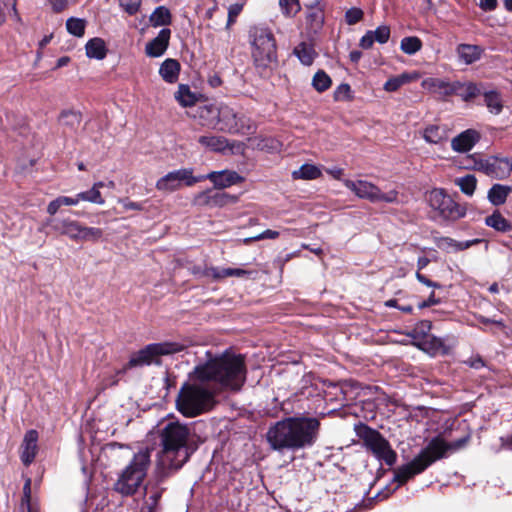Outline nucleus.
<instances>
[{
  "mask_svg": "<svg viewBox=\"0 0 512 512\" xmlns=\"http://www.w3.org/2000/svg\"><path fill=\"white\" fill-rule=\"evenodd\" d=\"M439 302H440V301H439V299H437V298L435 297V293H434V292H432V293L429 295V297H428V299H427V300H425V301H423V302L419 303L418 308H419V309H424V308H426V307H430V306H432V305H436V304H438Z\"/></svg>",
  "mask_w": 512,
  "mask_h": 512,
  "instance_id": "63",
  "label": "nucleus"
},
{
  "mask_svg": "<svg viewBox=\"0 0 512 512\" xmlns=\"http://www.w3.org/2000/svg\"><path fill=\"white\" fill-rule=\"evenodd\" d=\"M480 140V133L474 129H467L451 140V147L454 151L465 153L470 151Z\"/></svg>",
  "mask_w": 512,
  "mask_h": 512,
  "instance_id": "17",
  "label": "nucleus"
},
{
  "mask_svg": "<svg viewBox=\"0 0 512 512\" xmlns=\"http://www.w3.org/2000/svg\"><path fill=\"white\" fill-rule=\"evenodd\" d=\"M252 272L241 268H218L209 267L205 269L204 275L220 280L226 277H244L251 275Z\"/></svg>",
  "mask_w": 512,
  "mask_h": 512,
  "instance_id": "20",
  "label": "nucleus"
},
{
  "mask_svg": "<svg viewBox=\"0 0 512 512\" xmlns=\"http://www.w3.org/2000/svg\"><path fill=\"white\" fill-rule=\"evenodd\" d=\"M455 85L456 81L448 82L439 78H429L423 81L424 88L440 96L454 95V92L456 91Z\"/></svg>",
  "mask_w": 512,
  "mask_h": 512,
  "instance_id": "19",
  "label": "nucleus"
},
{
  "mask_svg": "<svg viewBox=\"0 0 512 512\" xmlns=\"http://www.w3.org/2000/svg\"><path fill=\"white\" fill-rule=\"evenodd\" d=\"M409 80L407 75H401L388 79L384 84V90L387 92L397 91L403 84Z\"/></svg>",
  "mask_w": 512,
  "mask_h": 512,
  "instance_id": "46",
  "label": "nucleus"
},
{
  "mask_svg": "<svg viewBox=\"0 0 512 512\" xmlns=\"http://www.w3.org/2000/svg\"><path fill=\"white\" fill-rule=\"evenodd\" d=\"M218 123L220 130L230 134L248 135L255 131V125L251 119L243 114H238L233 108L222 105L218 109Z\"/></svg>",
  "mask_w": 512,
  "mask_h": 512,
  "instance_id": "9",
  "label": "nucleus"
},
{
  "mask_svg": "<svg viewBox=\"0 0 512 512\" xmlns=\"http://www.w3.org/2000/svg\"><path fill=\"white\" fill-rule=\"evenodd\" d=\"M484 102L489 112L498 115L503 110V100L499 92L495 90L484 92Z\"/></svg>",
  "mask_w": 512,
  "mask_h": 512,
  "instance_id": "33",
  "label": "nucleus"
},
{
  "mask_svg": "<svg viewBox=\"0 0 512 512\" xmlns=\"http://www.w3.org/2000/svg\"><path fill=\"white\" fill-rule=\"evenodd\" d=\"M150 23L154 27L166 26L171 23L172 16L170 10L165 6H158L150 15Z\"/></svg>",
  "mask_w": 512,
  "mask_h": 512,
  "instance_id": "35",
  "label": "nucleus"
},
{
  "mask_svg": "<svg viewBox=\"0 0 512 512\" xmlns=\"http://www.w3.org/2000/svg\"><path fill=\"white\" fill-rule=\"evenodd\" d=\"M198 142L214 152H223L229 147L228 140L223 136H200Z\"/></svg>",
  "mask_w": 512,
  "mask_h": 512,
  "instance_id": "27",
  "label": "nucleus"
},
{
  "mask_svg": "<svg viewBox=\"0 0 512 512\" xmlns=\"http://www.w3.org/2000/svg\"><path fill=\"white\" fill-rule=\"evenodd\" d=\"M422 48V41L416 36L404 37L400 43V49L407 55H414Z\"/></svg>",
  "mask_w": 512,
  "mask_h": 512,
  "instance_id": "40",
  "label": "nucleus"
},
{
  "mask_svg": "<svg viewBox=\"0 0 512 512\" xmlns=\"http://www.w3.org/2000/svg\"><path fill=\"white\" fill-rule=\"evenodd\" d=\"M119 203L122 204V206L125 210H137V211L143 210V205L141 203L132 202V201H129L128 199H120Z\"/></svg>",
  "mask_w": 512,
  "mask_h": 512,
  "instance_id": "57",
  "label": "nucleus"
},
{
  "mask_svg": "<svg viewBox=\"0 0 512 512\" xmlns=\"http://www.w3.org/2000/svg\"><path fill=\"white\" fill-rule=\"evenodd\" d=\"M103 235V231L96 227H87L81 224L77 241H98Z\"/></svg>",
  "mask_w": 512,
  "mask_h": 512,
  "instance_id": "41",
  "label": "nucleus"
},
{
  "mask_svg": "<svg viewBox=\"0 0 512 512\" xmlns=\"http://www.w3.org/2000/svg\"><path fill=\"white\" fill-rule=\"evenodd\" d=\"M374 42L375 41L372 37V33L370 30V31H367L364 36H362V38L360 39L359 45L363 49H369L373 46Z\"/></svg>",
  "mask_w": 512,
  "mask_h": 512,
  "instance_id": "58",
  "label": "nucleus"
},
{
  "mask_svg": "<svg viewBox=\"0 0 512 512\" xmlns=\"http://www.w3.org/2000/svg\"><path fill=\"white\" fill-rule=\"evenodd\" d=\"M455 184L459 186L460 190L468 195L472 196L476 189L477 179L474 175L468 174L460 178L455 179Z\"/></svg>",
  "mask_w": 512,
  "mask_h": 512,
  "instance_id": "39",
  "label": "nucleus"
},
{
  "mask_svg": "<svg viewBox=\"0 0 512 512\" xmlns=\"http://www.w3.org/2000/svg\"><path fill=\"white\" fill-rule=\"evenodd\" d=\"M477 169L484 172L488 176L496 174V161L490 159H483L476 163Z\"/></svg>",
  "mask_w": 512,
  "mask_h": 512,
  "instance_id": "49",
  "label": "nucleus"
},
{
  "mask_svg": "<svg viewBox=\"0 0 512 512\" xmlns=\"http://www.w3.org/2000/svg\"><path fill=\"white\" fill-rule=\"evenodd\" d=\"M279 5L282 13L287 17L294 16L300 11L299 0H279Z\"/></svg>",
  "mask_w": 512,
  "mask_h": 512,
  "instance_id": "45",
  "label": "nucleus"
},
{
  "mask_svg": "<svg viewBox=\"0 0 512 512\" xmlns=\"http://www.w3.org/2000/svg\"><path fill=\"white\" fill-rule=\"evenodd\" d=\"M320 419L300 414L286 417L269 427L266 440L274 451H298L313 447L319 439Z\"/></svg>",
  "mask_w": 512,
  "mask_h": 512,
  "instance_id": "2",
  "label": "nucleus"
},
{
  "mask_svg": "<svg viewBox=\"0 0 512 512\" xmlns=\"http://www.w3.org/2000/svg\"><path fill=\"white\" fill-rule=\"evenodd\" d=\"M78 202L80 201H87L95 204H104V199L100 193V191H97L96 188H91L87 191L80 192L77 194Z\"/></svg>",
  "mask_w": 512,
  "mask_h": 512,
  "instance_id": "44",
  "label": "nucleus"
},
{
  "mask_svg": "<svg viewBox=\"0 0 512 512\" xmlns=\"http://www.w3.org/2000/svg\"><path fill=\"white\" fill-rule=\"evenodd\" d=\"M432 328V322L429 320H421L419 321L414 328L407 334L409 337L414 339L416 342L422 341L424 338H427Z\"/></svg>",
  "mask_w": 512,
  "mask_h": 512,
  "instance_id": "38",
  "label": "nucleus"
},
{
  "mask_svg": "<svg viewBox=\"0 0 512 512\" xmlns=\"http://www.w3.org/2000/svg\"><path fill=\"white\" fill-rule=\"evenodd\" d=\"M294 54L297 56L300 62L306 66H310L317 56L313 45L307 42H301L298 44L294 48Z\"/></svg>",
  "mask_w": 512,
  "mask_h": 512,
  "instance_id": "31",
  "label": "nucleus"
},
{
  "mask_svg": "<svg viewBox=\"0 0 512 512\" xmlns=\"http://www.w3.org/2000/svg\"><path fill=\"white\" fill-rule=\"evenodd\" d=\"M86 21L81 18L71 17L66 21L67 31L76 37H82L85 33Z\"/></svg>",
  "mask_w": 512,
  "mask_h": 512,
  "instance_id": "43",
  "label": "nucleus"
},
{
  "mask_svg": "<svg viewBox=\"0 0 512 512\" xmlns=\"http://www.w3.org/2000/svg\"><path fill=\"white\" fill-rule=\"evenodd\" d=\"M149 466V449L140 450L134 454L132 460L116 481L114 485L115 490L124 496L135 494L145 479Z\"/></svg>",
  "mask_w": 512,
  "mask_h": 512,
  "instance_id": "5",
  "label": "nucleus"
},
{
  "mask_svg": "<svg viewBox=\"0 0 512 512\" xmlns=\"http://www.w3.org/2000/svg\"><path fill=\"white\" fill-rule=\"evenodd\" d=\"M320 176V169L312 164H303L299 169L292 172L293 179L313 180Z\"/></svg>",
  "mask_w": 512,
  "mask_h": 512,
  "instance_id": "36",
  "label": "nucleus"
},
{
  "mask_svg": "<svg viewBox=\"0 0 512 512\" xmlns=\"http://www.w3.org/2000/svg\"><path fill=\"white\" fill-rule=\"evenodd\" d=\"M184 349L185 345L177 342L149 344L133 354L128 363L117 374H124L130 368L151 365L158 356L175 354Z\"/></svg>",
  "mask_w": 512,
  "mask_h": 512,
  "instance_id": "7",
  "label": "nucleus"
},
{
  "mask_svg": "<svg viewBox=\"0 0 512 512\" xmlns=\"http://www.w3.org/2000/svg\"><path fill=\"white\" fill-rule=\"evenodd\" d=\"M332 84L331 78L329 75L323 71L319 70L315 73L312 79V86L317 90L318 92H324L327 89L330 88Z\"/></svg>",
  "mask_w": 512,
  "mask_h": 512,
  "instance_id": "42",
  "label": "nucleus"
},
{
  "mask_svg": "<svg viewBox=\"0 0 512 512\" xmlns=\"http://www.w3.org/2000/svg\"><path fill=\"white\" fill-rule=\"evenodd\" d=\"M357 434L363 440L365 447L370 450L378 460L385 462L388 466H392L396 463V452L391 448L390 443L380 432L367 425H361L357 430Z\"/></svg>",
  "mask_w": 512,
  "mask_h": 512,
  "instance_id": "8",
  "label": "nucleus"
},
{
  "mask_svg": "<svg viewBox=\"0 0 512 512\" xmlns=\"http://www.w3.org/2000/svg\"><path fill=\"white\" fill-rule=\"evenodd\" d=\"M512 192V187L502 184H494L488 191L487 198L494 206H500L507 200Z\"/></svg>",
  "mask_w": 512,
  "mask_h": 512,
  "instance_id": "24",
  "label": "nucleus"
},
{
  "mask_svg": "<svg viewBox=\"0 0 512 512\" xmlns=\"http://www.w3.org/2000/svg\"><path fill=\"white\" fill-rule=\"evenodd\" d=\"M45 225L59 235L67 236L71 240L77 241L81 223L71 218L54 217L45 221Z\"/></svg>",
  "mask_w": 512,
  "mask_h": 512,
  "instance_id": "14",
  "label": "nucleus"
},
{
  "mask_svg": "<svg viewBox=\"0 0 512 512\" xmlns=\"http://www.w3.org/2000/svg\"><path fill=\"white\" fill-rule=\"evenodd\" d=\"M238 201V196L207 189L194 196L193 204L201 207H223Z\"/></svg>",
  "mask_w": 512,
  "mask_h": 512,
  "instance_id": "13",
  "label": "nucleus"
},
{
  "mask_svg": "<svg viewBox=\"0 0 512 512\" xmlns=\"http://www.w3.org/2000/svg\"><path fill=\"white\" fill-rule=\"evenodd\" d=\"M162 449L158 463L163 469H179L195 451L191 443V429L179 421H169L160 431Z\"/></svg>",
  "mask_w": 512,
  "mask_h": 512,
  "instance_id": "3",
  "label": "nucleus"
},
{
  "mask_svg": "<svg viewBox=\"0 0 512 512\" xmlns=\"http://www.w3.org/2000/svg\"><path fill=\"white\" fill-rule=\"evenodd\" d=\"M78 203L77 194L73 197L59 196L49 202L47 206V213L54 216L62 206H75Z\"/></svg>",
  "mask_w": 512,
  "mask_h": 512,
  "instance_id": "37",
  "label": "nucleus"
},
{
  "mask_svg": "<svg viewBox=\"0 0 512 512\" xmlns=\"http://www.w3.org/2000/svg\"><path fill=\"white\" fill-rule=\"evenodd\" d=\"M257 147L261 150L273 151L279 147V142L273 138H263L257 144Z\"/></svg>",
  "mask_w": 512,
  "mask_h": 512,
  "instance_id": "53",
  "label": "nucleus"
},
{
  "mask_svg": "<svg viewBox=\"0 0 512 512\" xmlns=\"http://www.w3.org/2000/svg\"><path fill=\"white\" fill-rule=\"evenodd\" d=\"M350 92H351V88L348 84H341L335 90V93H334L335 99L340 100V99L350 98Z\"/></svg>",
  "mask_w": 512,
  "mask_h": 512,
  "instance_id": "54",
  "label": "nucleus"
},
{
  "mask_svg": "<svg viewBox=\"0 0 512 512\" xmlns=\"http://www.w3.org/2000/svg\"><path fill=\"white\" fill-rule=\"evenodd\" d=\"M28 503H31V479L27 478L25 481V484L23 486V497L21 502V507L24 508V506Z\"/></svg>",
  "mask_w": 512,
  "mask_h": 512,
  "instance_id": "55",
  "label": "nucleus"
},
{
  "mask_svg": "<svg viewBox=\"0 0 512 512\" xmlns=\"http://www.w3.org/2000/svg\"><path fill=\"white\" fill-rule=\"evenodd\" d=\"M479 7L483 11H493L497 8V0H479Z\"/></svg>",
  "mask_w": 512,
  "mask_h": 512,
  "instance_id": "61",
  "label": "nucleus"
},
{
  "mask_svg": "<svg viewBox=\"0 0 512 512\" xmlns=\"http://www.w3.org/2000/svg\"><path fill=\"white\" fill-rule=\"evenodd\" d=\"M372 37L375 42L385 44L390 38V28L386 25H382L371 31Z\"/></svg>",
  "mask_w": 512,
  "mask_h": 512,
  "instance_id": "48",
  "label": "nucleus"
},
{
  "mask_svg": "<svg viewBox=\"0 0 512 512\" xmlns=\"http://www.w3.org/2000/svg\"><path fill=\"white\" fill-rule=\"evenodd\" d=\"M363 18V11L360 8H350L345 13V20L347 24L354 25Z\"/></svg>",
  "mask_w": 512,
  "mask_h": 512,
  "instance_id": "51",
  "label": "nucleus"
},
{
  "mask_svg": "<svg viewBox=\"0 0 512 512\" xmlns=\"http://www.w3.org/2000/svg\"><path fill=\"white\" fill-rule=\"evenodd\" d=\"M465 363L471 367V368H474V369H480L482 367H484V361L481 357H475V358H470L469 360L465 361Z\"/></svg>",
  "mask_w": 512,
  "mask_h": 512,
  "instance_id": "64",
  "label": "nucleus"
},
{
  "mask_svg": "<svg viewBox=\"0 0 512 512\" xmlns=\"http://www.w3.org/2000/svg\"><path fill=\"white\" fill-rule=\"evenodd\" d=\"M307 21L315 28L318 29L323 25L324 13L320 8H312L307 14Z\"/></svg>",
  "mask_w": 512,
  "mask_h": 512,
  "instance_id": "47",
  "label": "nucleus"
},
{
  "mask_svg": "<svg viewBox=\"0 0 512 512\" xmlns=\"http://www.w3.org/2000/svg\"><path fill=\"white\" fill-rule=\"evenodd\" d=\"M481 241V239H472L460 242L450 237H441L438 239L437 245L441 249L452 248L454 251H463L480 243Z\"/></svg>",
  "mask_w": 512,
  "mask_h": 512,
  "instance_id": "29",
  "label": "nucleus"
},
{
  "mask_svg": "<svg viewBox=\"0 0 512 512\" xmlns=\"http://www.w3.org/2000/svg\"><path fill=\"white\" fill-rule=\"evenodd\" d=\"M38 432L34 429L28 430L20 446V459L25 466H29L35 459L38 452Z\"/></svg>",
  "mask_w": 512,
  "mask_h": 512,
  "instance_id": "16",
  "label": "nucleus"
},
{
  "mask_svg": "<svg viewBox=\"0 0 512 512\" xmlns=\"http://www.w3.org/2000/svg\"><path fill=\"white\" fill-rule=\"evenodd\" d=\"M416 278L420 283H422L428 287H433V288L440 287L439 283L431 281L425 275L421 274L419 271L416 273Z\"/></svg>",
  "mask_w": 512,
  "mask_h": 512,
  "instance_id": "62",
  "label": "nucleus"
},
{
  "mask_svg": "<svg viewBox=\"0 0 512 512\" xmlns=\"http://www.w3.org/2000/svg\"><path fill=\"white\" fill-rule=\"evenodd\" d=\"M459 59L466 65L472 64L481 58L483 49L478 45L459 44L456 49Z\"/></svg>",
  "mask_w": 512,
  "mask_h": 512,
  "instance_id": "21",
  "label": "nucleus"
},
{
  "mask_svg": "<svg viewBox=\"0 0 512 512\" xmlns=\"http://www.w3.org/2000/svg\"><path fill=\"white\" fill-rule=\"evenodd\" d=\"M58 121L60 125L66 127L70 131H75L82 121V115L78 111L64 110L60 113Z\"/></svg>",
  "mask_w": 512,
  "mask_h": 512,
  "instance_id": "32",
  "label": "nucleus"
},
{
  "mask_svg": "<svg viewBox=\"0 0 512 512\" xmlns=\"http://www.w3.org/2000/svg\"><path fill=\"white\" fill-rule=\"evenodd\" d=\"M49 2L55 12H61L67 8L69 0H49Z\"/></svg>",
  "mask_w": 512,
  "mask_h": 512,
  "instance_id": "60",
  "label": "nucleus"
},
{
  "mask_svg": "<svg viewBox=\"0 0 512 512\" xmlns=\"http://www.w3.org/2000/svg\"><path fill=\"white\" fill-rule=\"evenodd\" d=\"M414 345L419 349L435 355L439 352L446 353L447 349L444 345V341L434 335H428L422 341L415 342Z\"/></svg>",
  "mask_w": 512,
  "mask_h": 512,
  "instance_id": "22",
  "label": "nucleus"
},
{
  "mask_svg": "<svg viewBox=\"0 0 512 512\" xmlns=\"http://www.w3.org/2000/svg\"><path fill=\"white\" fill-rule=\"evenodd\" d=\"M199 177H203V181L210 180L217 189H224L244 181L241 175L232 170L212 171Z\"/></svg>",
  "mask_w": 512,
  "mask_h": 512,
  "instance_id": "15",
  "label": "nucleus"
},
{
  "mask_svg": "<svg viewBox=\"0 0 512 512\" xmlns=\"http://www.w3.org/2000/svg\"><path fill=\"white\" fill-rule=\"evenodd\" d=\"M241 10H242V5H240V4H233L229 7L227 25H230L231 23L234 22L235 18L238 16V14L241 12Z\"/></svg>",
  "mask_w": 512,
  "mask_h": 512,
  "instance_id": "59",
  "label": "nucleus"
},
{
  "mask_svg": "<svg viewBox=\"0 0 512 512\" xmlns=\"http://www.w3.org/2000/svg\"><path fill=\"white\" fill-rule=\"evenodd\" d=\"M246 365L242 355L228 352L197 365L195 382L184 383L176 398V408L185 417H196L210 411L215 395L222 391H239L246 381Z\"/></svg>",
  "mask_w": 512,
  "mask_h": 512,
  "instance_id": "1",
  "label": "nucleus"
},
{
  "mask_svg": "<svg viewBox=\"0 0 512 512\" xmlns=\"http://www.w3.org/2000/svg\"><path fill=\"white\" fill-rule=\"evenodd\" d=\"M469 439L470 436L466 435L447 443L440 437H434L409 463L394 470V481L398 483V486L405 484L414 476L424 472L434 462L444 458L448 451H457L463 448Z\"/></svg>",
  "mask_w": 512,
  "mask_h": 512,
  "instance_id": "4",
  "label": "nucleus"
},
{
  "mask_svg": "<svg viewBox=\"0 0 512 512\" xmlns=\"http://www.w3.org/2000/svg\"><path fill=\"white\" fill-rule=\"evenodd\" d=\"M171 30L163 28L158 35L146 44L145 52L150 57L162 56L168 48Z\"/></svg>",
  "mask_w": 512,
  "mask_h": 512,
  "instance_id": "18",
  "label": "nucleus"
},
{
  "mask_svg": "<svg viewBox=\"0 0 512 512\" xmlns=\"http://www.w3.org/2000/svg\"><path fill=\"white\" fill-rule=\"evenodd\" d=\"M423 138L431 144H439L448 139V131L445 127L429 125L423 131Z\"/></svg>",
  "mask_w": 512,
  "mask_h": 512,
  "instance_id": "25",
  "label": "nucleus"
},
{
  "mask_svg": "<svg viewBox=\"0 0 512 512\" xmlns=\"http://www.w3.org/2000/svg\"><path fill=\"white\" fill-rule=\"evenodd\" d=\"M86 49V55L89 58H95L98 60H102L106 57L107 54V48L105 45V42L101 38H93L90 39L85 46Z\"/></svg>",
  "mask_w": 512,
  "mask_h": 512,
  "instance_id": "30",
  "label": "nucleus"
},
{
  "mask_svg": "<svg viewBox=\"0 0 512 512\" xmlns=\"http://www.w3.org/2000/svg\"><path fill=\"white\" fill-rule=\"evenodd\" d=\"M175 98L183 107H192L198 101L197 95L190 90L188 85L185 84H180L178 86Z\"/></svg>",
  "mask_w": 512,
  "mask_h": 512,
  "instance_id": "34",
  "label": "nucleus"
},
{
  "mask_svg": "<svg viewBox=\"0 0 512 512\" xmlns=\"http://www.w3.org/2000/svg\"><path fill=\"white\" fill-rule=\"evenodd\" d=\"M249 39L252 45V57L257 67L267 68L277 61L276 41L269 29L251 27Z\"/></svg>",
  "mask_w": 512,
  "mask_h": 512,
  "instance_id": "6",
  "label": "nucleus"
},
{
  "mask_svg": "<svg viewBox=\"0 0 512 512\" xmlns=\"http://www.w3.org/2000/svg\"><path fill=\"white\" fill-rule=\"evenodd\" d=\"M180 64L175 59H166L160 66L159 74L167 83H175L178 80Z\"/></svg>",
  "mask_w": 512,
  "mask_h": 512,
  "instance_id": "23",
  "label": "nucleus"
},
{
  "mask_svg": "<svg viewBox=\"0 0 512 512\" xmlns=\"http://www.w3.org/2000/svg\"><path fill=\"white\" fill-rule=\"evenodd\" d=\"M145 491L149 493L147 499L153 502H159L160 498L162 497L163 488H160L157 484H147L145 486Z\"/></svg>",
  "mask_w": 512,
  "mask_h": 512,
  "instance_id": "52",
  "label": "nucleus"
},
{
  "mask_svg": "<svg viewBox=\"0 0 512 512\" xmlns=\"http://www.w3.org/2000/svg\"><path fill=\"white\" fill-rule=\"evenodd\" d=\"M344 185L353 191L359 198L368 200L372 203L385 202L394 203L398 200V192L390 190L382 192L379 187L366 180H345Z\"/></svg>",
  "mask_w": 512,
  "mask_h": 512,
  "instance_id": "11",
  "label": "nucleus"
},
{
  "mask_svg": "<svg viewBox=\"0 0 512 512\" xmlns=\"http://www.w3.org/2000/svg\"><path fill=\"white\" fill-rule=\"evenodd\" d=\"M120 7L129 15H134L139 11L141 0H119Z\"/></svg>",
  "mask_w": 512,
  "mask_h": 512,
  "instance_id": "50",
  "label": "nucleus"
},
{
  "mask_svg": "<svg viewBox=\"0 0 512 512\" xmlns=\"http://www.w3.org/2000/svg\"><path fill=\"white\" fill-rule=\"evenodd\" d=\"M279 235H280V233L278 231L267 229V230L263 231L262 233L253 236V239L258 240V241L264 240V239H276L279 237Z\"/></svg>",
  "mask_w": 512,
  "mask_h": 512,
  "instance_id": "56",
  "label": "nucleus"
},
{
  "mask_svg": "<svg viewBox=\"0 0 512 512\" xmlns=\"http://www.w3.org/2000/svg\"><path fill=\"white\" fill-rule=\"evenodd\" d=\"M201 181H203V177L193 176L192 169L182 168L171 171L158 179L156 189L164 192H173L178 190L183 184L190 187Z\"/></svg>",
  "mask_w": 512,
  "mask_h": 512,
  "instance_id": "12",
  "label": "nucleus"
},
{
  "mask_svg": "<svg viewBox=\"0 0 512 512\" xmlns=\"http://www.w3.org/2000/svg\"><path fill=\"white\" fill-rule=\"evenodd\" d=\"M430 207L444 220L456 221L466 215V208L455 202L442 189H434L428 197Z\"/></svg>",
  "mask_w": 512,
  "mask_h": 512,
  "instance_id": "10",
  "label": "nucleus"
},
{
  "mask_svg": "<svg viewBox=\"0 0 512 512\" xmlns=\"http://www.w3.org/2000/svg\"><path fill=\"white\" fill-rule=\"evenodd\" d=\"M455 90L454 95L461 97L466 102L474 99L481 93L480 87L473 82L462 83L456 81Z\"/></svg>",
  "mask_w": 512,
  "mask_h": 512,
  "instance_id": "26",
  "label": "nucleus"
},
{
  "mask_svg": "<svg viewBox=\"0 0 512 512\" xmlns=\"http://www.w3.org/2000/svg\"><path fill=\"white\" fill-rule=\"evenodd\" d=\"M485 224L502 233L510 232L512 230L511 222L504 218L498 210H495L491 215L485 218Z\"/></svg>",
  "mask_w": 512,
  "mask_h": 512,
  "instance_id": "28",
  "label": "nucleus"
}]
</instances>
